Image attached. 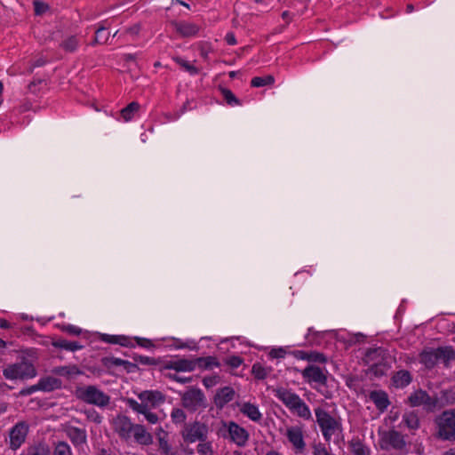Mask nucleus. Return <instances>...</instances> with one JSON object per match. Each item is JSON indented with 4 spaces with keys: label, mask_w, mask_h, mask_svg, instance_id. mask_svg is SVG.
Masks as SVG:
<instances>
[{
    "label": "nucleus",
    "mask_w": 455,
    "mask_h": 455,
    "mask_svg": "<svg viewBox=\"0 0 455 455\" xmlns=\"http://www.w3.org/2000/svg\"><path fill=\"white\" fill-rule=\"evenodd\" d=\"M24 455H51V449L44 441L35 442L28 446Z\"/></svg>",
    "instance_id": "obj_30"
},
{
    "label": "nucleus",
    "mask_w": 455,
    "mask_h": 455,
    "mask_svg": "<svg viewBox=\"0 0 455 455\" xmlns=\"http://www.w3.org/2000/svg\"><path fill=\"white\" fill-rule=\"evenodd\" d=\"M132 435H133L136 443L141 445H149L153 443V436L147 432L145 427L140 424H135Z\"/></svg>",
    "instance_id": "obj_24"
},
{
    "label": "nucleus",
    "mask_w": 455,
    "mask_h": 455,
    "mask_svg": "<svg viewBox=\"0 0 455 455\" xmlns=\"http://www.w3.org/2000/svg\"><path fill=\"white\" fill-rule=\"evenodd\" d=\"M275 82L273 76L268 75L266 76H255L251 81V87H263L268 84H272Z\"/></svg>",
    "instance_id": "obj_42"
},
{
    "label": "nucleus",
    "mask_w": 455,
    "mask_h": 455,
    "mask_svg": "<svg viewBox=\"0 0 455 455\" xmlns=\"http://www.w3.org/2000/svg\"><path fill=\"white\" fill-rule=\"evenodd\" d=\"M142 414L151 424H156L158 421V416L156 413L149 411V408H146V412Z\"/></svg>",
    "instance_id": "obj_59"
},
{
    "label": "nucleus",
    "mask_w": 455,
    "mask_h": 455,
    "mask_svg": "<svg viewBox=\"0 0 455 455\" xmlns=\"http://www.w3.org/2000/svg\"><path fill=\"white\" fill-rule=\"evenodd\" d=\"M443 396L445 398L447 403H453L455 398L454 395L455 393L451 390H443L442 391Z\"/></svg>",
    "instance_id": "obj_63"
},
{
    "label": "nucleus",
    "mask_w": 455,
    "mask_h": 455,
    "mask_svg": "<svg viewBox=\"0 0 455 455\" xmlns=\"http://www.w3.org/2000/svg\"><path fill=\"white\" fill-rule=\"evenodd\" d=\"M38 385L40 391L52 392L60 389L62 387V381L58 378L46 376L39 379Z\"/></svg>",
    "instance_id": "obj_26"
},
{
    "label": "nucleus",
    "mask_w": 455,
    "mask_h": 455,
    "mask_svg": "<svg viewBox=\"0 0 455 455\" xmlns=\"http://www.w3.org/2000/svg\"><path fill=\"white\" fill-rule=\"evenodd\" d=\"M171 418L173 423L179 424L185 422L187 419V415L185 411L182 409L180 408H174L172 411Z\"/></svg>",
    "instance_id": "obj_47"
},
{
    "label": "nucleus",
    "mask_w": 455,
    "mask_h": 455,
    "mask_svg": "<svg viewBox=\"0 0 455 455\" xmlns=\"http://www.w3.org/2000/svg\"><path fill=\"white\" fill-rule=\"evenodd\" d=\"M436 364L441 363L445 368H450L455 361V348L452 346H441L434 348Z\"/></svg>",
    "instance_id": "obj_16"
},
{
    "label": "nucleus",
    "mask_w": 455,
    "mask_h": 455,
    "mask_svg": "<svg viewBox=\"0 0 455 455\" xmlns=\"http://www.w3.org/2000/svg\"><path fill=\"white\" fill-rule=\"evenodd\" d=\"M35 13L36 15H41L46 12L48 9V5L44 3L36 1L34 2Z\"/></svg>",
    "instance_id": "obj_57"
},
{
    "label": "nucleus",
    "mask_w": 455,
    "mask_h": 455,
    "mask_svg": "<svg viewBox=\"0 0 455 455\" xmlns=\"http://www.w3.org/2000/svg\"><path fill=\"white\" fill-rule=\"evenodd\" d=\"M314 455H332L331 451L327 449L326 445L322 443H314L312 444Z\"/></svg>",
    "instance_id": "obj_50"
},
{
    "label": "nucleus",
    "mask_w": 455,
    "mask_h": 455,
    "mask_svg": "<svg viewBox=\"0 0 455 455\" xmlns=\"http://www.w3.org/2000/svg\"><path fill=\"white\" fill-rule=\"evenodd\" d=\"M315 414L323 438L329 443L334 432L337 429H341V423L321 407L315 410Z\"/></svg>",
    "instance_id": "obj_6"
},
{
    "label": "nucleus",
    "mask_w": 455,
    "mask_h": 455,
    "mask_svg": "<svg viewBox=\"0 0 455 455\" xmlns=\"http://www.w3.org/2000/svg\"><path fill=\"white\" fill-rule=\"evenodd\" d=\"M220 380L219 375L206 376L203 379V384L206 388H210L218 384Z\"/></svg>",
    "instance_id": "obj_52"
},
{
    "label": "nucleus",
    "mask_w": 455,
    "mask_h": 455,
    "mask_svg": "<svg viewBox=\"0 0 455 455\" xmlns=\"http://www.w3.org/2000/svg\"><path fill=\"white\" fill-rule=\"evenodd\" d=\"M348 449L352 455H371L370 449L358 436L353 437L348 442Z\"/></svg>",
    "instance_id": "obj_28"
},
{
    "label": "nucleus",
    "mask_w": 455,
    "mask_h": 455,
    "mask_svg": "<svg viewBox=\"0 0 455 455\" xmlns=\"http://www.w3.org/2000/svg\"><path fill=\"white\" fill-rule=\"evenodd\" d=\"M402 423L410 430L415 431L420 427V421L415 411H408L403 415Z\"/></svg>",
    "instance_id": "obj_32"
},
{
    "label": "nucleus",
    "mask_w": 455,
    "mask_h": 455,
    "mask_svg": "<svg viewBox=\"0 0 455 455\" xmlns=\"http://www.w3.org/2000/svg\"><path fill=\"white\" fill-rule=\"evenodd\" d=\"M126 403L131 409L138 413L142 414L146 412L147 405L142 402L140 403L132 398H127Z\"/></svg>",
    "instance_id": "obj_48"
},
{
    "label": "nucleus",
    "mask_w": 455,
    "mask_h": 455,
    "mask_svg": "<svg viewBox=\"0 0 455 455\" xmlns=\"http://www.w3.org/2000/svg\"><path fill=\"white\" fill-rule=\"evenodd\" d=\"M84 414L88 420L92 421L96 424L102 422V416L94 409H88L84 411Z\"/></svg>",
    "instance_id": "obj_51"
},
{
    "label": "nucleus",
    "mask_w": 455,
    "mask_h": 455,
    "mask_svg": "<svg viewBox=\"0 0 455 455\" xmlns=\"http://www.w3.org/2000/svg\"><path fill=\"white\" fill-rule=\"evenodd\" d=\"M251 373L257 379H264L267 377L266 369L259 363L252 365Z\"/></svg>",
    "instance_id": "obj_49"
},
{
    "label": "nucleus",
    "mask_w": 455,
    "mask_h": 455,
    "mask_svg": "<svg viewBox=\"0 0 455 455\" xmlns=\"http://www.w3.org/2000/svg\"><path fill=\"white\" fill-rule=\"evenodd\" d=\"M370 400L375 404L376 408L380 411H385L390 405L388 395L384 390H372L369 394Z\"/></svg>",
    "instance_id": "obj_21"
},
{
    "label": "nucleus",
    "mask_w": 455,
    "mask_h": 455,
    "mask_svg": "<svg viewBox=\"0 0 455 455\" xmlns=\"http://www.w3.org/2000/svg\"><path fill=\"white\" fill-rule=\"evenodd\" d=\"M101 363L104 367L109 369L112 366H123L124 360L114 356H106L101 358Z\"/></svg>",
    "instance_id": "obj_46"
},
{
    "label": "nucleus",
    "mask_w": 455,
    "mask_h": 455,
    "mask_svg": "<svg viewBox=\"0 0 455 455\" xmlns=\"http://www.w3.org/2000/svg\"><path fill=\"white\" fill-rule=\"evenodd\" d=\"M109 33L107 32V28L104 26H100L95 31V36L93 41L91 43V45L96 44H106L108 40Z\"/></svg>",
    "instance_id": "obj_38"
},
{
    "label": "nucleus",
    "mask_w": 455,
    "mask_h": 455,
    "mask_svg": "<svg viewBox=\"0 0 455 455\" xmlns=\"http://www.w3.org/2000/svg\"><path fill=\"white\" fill-rule=\"evenodd\" d=\"M52 455H73V452L67 442L58 441L54 443Z\"/></svg>",
    "instance_id": "obj_40"
},
{
    "label": "nucleus",
    "mask_w": 455,
    "mask_h": 455,
    "mask_svg": "<svg viewBox=\"0 0 455 455\" xmlns=\"http://www.w3.org/2000/svg\"><path fill=\"white\" fill-rule=\"evenodd\" d=\"M226 363L232 369L239 367L243 363L242 357L238 355H231L226 360Z\"/></svg>",
    "instance_id": "obj_54"
},
{
    "label": "nucleus",
    "mask_w": 455,
    "mask_h": 455,
    "mask_svg": "<svg viewBox=\"0 0 455 455\" xmlns=\"http://www.w3.org/2000/svg\"><path fill=\"white\" fill-rule=\"evenodd\" d=\"M139 399L147 405L156 408L165 402V395L158 390H145L139 394Z\"/></svg>",
    "instance_id": "obj_15"
},
{
    "label": "nucleus",
    "mask_w": 455,
    "mask_h": 455,
    "mask_svg": "<svg viewBox=\"0 0 455 455\" xmlns=\"http://www.w3.org/2000/svg\"><path fill=\"white\" fill-rule=\"evenodd\" d=\"M123 366L128 373L134 372L140 369L136 362L131 363L126 360H124V364H123Z\"/></svg>",
    "instance_id": "obj_62"
},
{
    "label": "nucleus",
    "mask_w": 455,
    "mask_h": 455,
    "mask_svg": "<svg viewBox=\"0 0 455 455\" xmlns=\"http://www.w3.org/2000/svg\"><path fill=\"white\" fill-rule=\"evenodd\" d=\"M379 447L381 451H395L399 453H406L408 451L407 435L402 434L400 431L391 428L388 430H379Z\"/></svg>",
    "instance_id": "obj_2"
},
{
    "label": "nucleus",
    "mask_w": 455,
    "mask_h": 455,
    "mask_svg": "<svg viewBox=\"0 0 455 455\" xmlns=\"http://www.w3.org/2000/svg\"><path fill=\"white\" fill-rule=\"evenodd\" d=\"M180 401L181 405L191 412L207 407V400L204 392L195 387H188V390L181 395Z\"/></svg>",
    "instance_id": "obj_7"
},
{
    "label": "nucleus",
    "mask_w": 455,
    "mask_h": 455,
    "mask_svg": "<svg viewBox=\"0 0 455 455\" xmlns=\"http://www.w3.org/2000/svg\"><path fill=\"white\" fill-rule=\"evenodd\" d=\"M387 359H390L389 352L387 348L383 347H370L365 351L364 354V363H373L385 361Z\"/></svg>",
    "instance_id": "obj_18"
},
{
    "label": "nucleus",
    "mask_w": 455,
    "mask_h": 455,
    "mask_svg": "<svg viewBox=\"0 0 455 455\" xmlns=\"http://www.w3.org/2000/svg\"><path fill=\"white\" fill-rule=\"evenodd\" d=\"M291 354L298 359L307 360L311 363H325L327 362L325 355L320 352L307 353L302 350H295Z\"/></svg>",
    "instance_id": "obj_25"
},
{
    "label": "nucleus",
    "mask_w": 455,
    "mask_h": 455,
    "mask_svg": "<svg viewBox=\"0 0 455 455\" xmlns=\"http://www.w3.org/2000/svg\"><path fill=\"white\" fill-rule=\"evenodd\" d=\"M139 108L140 104L136 101H132L121 110V115L125 121H129L132 118L133 113L138 111Z\"/></svg>",
    "instance_id": "obj_43"
},
{
    "label": "nucleus",
    "mask_w": 455,
    "mask_h": 455,
    "mask_svg": "<svg viewBox=\"0 0 455 455\" xmlns=\"http://www.w3.org/2000/svg\"><path fill=\"white\" fill-rule=\"evenodd\" d=\"M36 391H40L38 383L36 385H32L28 387L21 389L19 393V395L20 396H27V395H32L33 393H35Z\"/></svg>",
    "instance_id": "obj_56"
},
{
    "label": "nucleus",
    "mask_w": 455,
    "mask_h": 455,
    "mask_svg": "<svg viewBox=\"0 0 455 455\" xmlns=\"http://www.w3.org/2000/svg\"><path fill=\"white\" fill-rule=\"evenodd\" d=\"M74 395L79 401L100 408L108 407L111 400L108 394L94 385L76 387Z\"/></svg>",
    "instance_id": "obj_3"
},
{
    "label": "nucleus",
    "mask_w": 455,
    "mask_h": 455,
    "mask_svg": "<svg viewBox=\"0 0 455 455\" xmlns=\"http://www.w3.org/2000/svg\"><path fill=\"white\" fill-rule=\"evenodd\" d=\"M3 375L7 379H29L37 375V371L28 358L21 357L20 362L7 365L3 371Z\"/></svg>",
    "instance_id": "obj_4"
},
{
    "label": "nucleus",
    "mask_w": 455,
    "mask_h": 455,
    "mask_svg": "<svg viewBox=\"0 0 455 455\" xmlns=\"http://www.w3.org/2000/svg\"><path fill=\"white\" fill-rule=\"evenodd\" d=\"M159 431L164 433V435H160V433H156L158 440L160 453L162 455H178V451H174L168 443V432L164 431L161 427H159Z\"/></svg>",
    "instance_id": "obj_29"
},
{
    "label": "nucleus",
    "mask_w": 455,
    "mask_h": 455,
    "mask_svg": "<svg viewBox=\"0 0 455 455\" xmlns=\"http://www.w3.org/2000/svg\"><path fill=\"white\" fill-rule=\"evenodd\" d=\"M286 407L290 411L303 419H311V412L306 403L295 393L286 392Z\"/></svg>",
    "instance_id": "obj_10"
},
{
    "label": "nucleus",
    "mask_w": 455,
    "mask_h": 455,
    "mask_svg": "<svg viewBox=\"0 0 455 455\" xmlns=\"http://www.w3.org/2000/svg\"><path fill=\"white\" fill-rule=\"evenodd\" d=\"M302 376L308 383L315 382L323 386L327 384V375L320 367L314 364H308L302 371Z\"/></svg>",
    "instance_id": "obj_14"
},
{
    "label": "nucleus",
    "mask_w": 455,
    "mask_h": 455,
    "mask_svg": "<svg viewBox=\"0 0 455 455\" xmlns=\"http://www.w3.org/2000/svg\"><path fill=\"white\" fill-rule=\"evenodd\" d=\"M134 426L126 415L119 414L113 419L114 430L122 440L127 441L131 438Z\"/></svg>",
    "instance_id": "obj_13"
},
{
    "label": "nucleus",
    "mask_w": 455,
    "mask_h": 455,
    "mask_svg": "<svg viewBox=\"0 0 455 455\" xmlns=\"http://www.w3.org/2000/svg\"><path fill=\"white\" fill-rule=\"evenodd\" d=\"M61 330L73 336H79L82 333V330L80 328L71 324L63 325Z\"/></svg>",
    "instance_id": "obj_55"
},
{
    "label": "nucleus",
    "mask_w": 455,
    "mask_h": 455,
    "mask_svg": "<svg viewBox=\"0 0 455 455\" xmlns=\"http://www.w3.org/2000/svg\"><path fill=\"white\" fill-rule=\"evenodd\" d=\"M235 389L226 386L219 388L213 396V403L219 410H222L226 404L235 398Z\"/></svg>",
    "instance_id": "obj_17"
},
{
    "label": "nucleus",
    "mask_w": 455,
    "mask_h": 455,
    "mask_svg": "<svg viewBox=\"0 0 455 455\" xmlns=\"http://www.w3.org/2000/svg\"><path fill=\"white\" fill-rule=\"evenodd\" d=\"M393 386L395 387H405L412 381V375L407 370H400L394 373L391 378Z\"/></svg>",
    "instance_id": "obj_27"
},
{
    "label": "nucleus",
    "mask_w": 455,
    "mask_h": 455,
    "mask_svg": "<svg viewBox=\"0 0 455 455\" xmlns=\"http://www.w3.org/2000/svg\"><path fill=\"white\" fill-rule=\"evenodd\" d=\"M140 30V24H134L133 26L126 28L125 33L132 35V36H137Z\"/></svg>",
    "instance_id": "obj_64"
},
{
    "label": "nucleus",
    "mask_w": 455,
    "mask_h": 455,
    "mask_svg": "<svg viewBox=\"0 0 455 455\" xmlns=\"http://www.w3.org/2000/svg\"><path fill=\"white\" fill-rule=\"evenodd\" d=\"M195 359H179L169 361L164 363L163 370H175L176 371H193L195 370Z\"/></svg>",
    "instance_id": "obj_19"
},
{
    "label": "nucleus",
    "mask_w": 455,
    "mask_h": 455,
    "mask_svg": "<svg viewBox=\"0 0 455 455\" xmlns=\"http://www.w3.org/2000/svg\"><path fill=\"white\" fill-rule=\"evenodd\" d=\"M419 361L427 370L434 369L436 364V357L434 347H426L419 354Z\"/></svg>",
    "instance_id": "obj_23"
},
{
    "label": "nucleus",
    "mask_w": 455,
    "mask_h": 455,
    "mask_svg": "<svg viewBox=\"0 0 455 455\" xmlns=\"http://www.w3.org/2000/svg\"><path fill=\"white\" fill-rule=\"evenodd\" d=\"M197 451L204 455H206L207 453H212V451L211 443L201 442V443L197 445Z\"/></svg>",
    "instance_id": "obj_58"
},
{
    "label": "nucleus",
    "mask_w": 455,
    "mask_h": 455,
    "mask_svg": "<svg viewBox=\"0 0 455 455\" xmlns=\"http://www.w3.org/2000/svg\"><path fill=\"white\" fill-rule=\"evenodd\" d=\"M268 356L271 358H283L284 356V348H273L269 352Z\"/></svg>",
    "instance_id": "obj_60"
},
{
    "label": "nucleus",
    "mask_w": 455,
    "mask_h": 455,
    "mask_svg": "<svg viewBox=\"0 0 455 455\" xmlns=\"http://www.w3.org/2000/svg\"><path fill=\"white\" fill-rule=\"evenodd\" d=\"M132 359L134 362L140 363L143 365H158L161 363L160 358H154L140 355H134Z\"/></svg>",
    "instance_id": "obj_45"
},
{
    "label": "nucleus",
    "mask_w": 455,
    "mask_h": 455,
    "mask_svg": "<svg viewBox=\"0 0 455 455\" xmlns=\"http://www.w3.org/2000/svg\"><path fill=\"white\" fill-rule=\"evenodd\" d=\"M100 340L109 344H119L123 347H128L129 345L128 338L122 335L101 334Z\"/></svg>",
    "instance_id": "obj_37"
},
{
    "label": "nucleus",
    "mask_w": 455,
    "mask_h": 455,
    "mask_svg": "<svg viewBox=\"0 0 455 455\" xmlns=\"http://www.w3.org/2000/svg\"><path fill=\"white\" fill-rule=\"evenodd\" d=\"M52 372L56 375L65 377L83 374V371L76 364L55 367L53 368Z\"/></svg>",
    "instance_id": "obj_34"
},
{
    "label": "nucleus",
    "mask_w": 455,
    "mask_h": 455,
    "mask_svg": "<svg viewBox=\"0 0 455 455\" xmlns=\"http://www.w3.org/2000/svg\"><path fill=\"white\" fill-rule=\"evenodd\" d=\"M286 437L292 444L296 454L304 453L306 450V443L304 441L302 424L286 428Z\"/></svg>",
    "instance_id": "obj_12"
},
{
    "label": "nucleus",
    "mask_w": 455,
    "mask_h": 455,
    "mask_svg": "<svg viewBox=\"0 0 455 455\" xmlns=\"http://www.w3.org/2000/svg\"><path fill=\"white\" fill-rule=\"evenodd\" d=\"M219 90L220 91L227 104L230 106L241 105V100L232 92L231 90L222 86H220Z\"/></svg>",
    "instance_id": "obj_41"
},
{
    "label": "nucleus",
    "mask_w": 455,
    "mask_h": 455,
    "mask_svg": "<svg viewBox=\"0 0 455 455\" xmlns=\"http://www.w3.org/2000/svg\"><path fill=\"white\" fill-rule=\"evenodd\" d=\"M220 431L224 438L228 437L240 447L244 446L249 439L248 431L234 421L223 422V427Z\"/></svg>",
    "instance_id": "obj_8"
},
{
    "label": "nucleus",
    "mask_w": 455,
    "mask_h": 455,
    "mask_svg": "<svg viewBox=\"0 0 455 455\" xmlns=\"http://www.w3.org/2000/svg\"><path fill=\"white\" fill-rule=\"evenodd\" d=\"M29 427L25 421L15 424L9 431V447L12 451L18 450L26 441Z\"/></svg>",
    "instance_id": "obj_11"
},
{
    "label": "nucleus",
    "mask_w": 455,
    "mask_h": 455,
    "mask_svg": "<svg viewBox=\"0 0 455 455\" xmlns=\"http://www.w3.org/2000/svg\"><path fill=\"white\" fill-rule=\"evenodd\" d=\"M220 365V363L215 356L209 355L195 358V368L198 367L201 370H212V367H219Z\"/></svg>",
    "instance_id": "obj_31"
},
{
    "label": "nucleus",
    "mask_w": 455,
    "mask_h": 455,
    "mask_svg": "<svg viewBox=\"0 0 455 455\" xmlns=\"http://www.w3.org/2000/svg\"><path fill=\"white\" fill-rule=\"evenodd\" d=\"M52 344L54 347L72 352L82 349L84 347V346L81 345L78 341H69L65 339H53Z\"/></svg>",
    "instance_id": "obj_33"
},
{
    "label": "nucleus",
    "mask_w": 455,
    "mask_h": 455,
    "mask_svg": "<svg viewBox=\"0 0 455 455\" xmlns=\"http://www.w3.org/2000/svg\"><path fill=\"white\" fill-rule=\"evenodd\" d=\"M171 24L182 37L194 36L199 31V27L194 23L172 20Z\"/></svg>",
    "instance_id": "obj_22"
},
{
    "label": "nucleus",
    "mask_w": 455,
    "mask_h": 455,
    "mask_svg": "<svg viewBox=\"0 0 455 455\" xmlns=\"http://www.w3.org/2000/svg\"><path fill=\"white\" fill-rule=\"evenodd\" d=\"M185 443H195L196 441L205 442L207 439L208 427L204 423L195 421L185 424L180 432Z\"/></svg>",
    "instance_id": "obj_9"
},
{
    "label": "nucleus",
    "mask_w": 455,
    "mask_h": 455,
    "mask_svg": "<svg viewBox=\"0 0 455 455\" xmlns=\"http://www.w3.org/2000/svg\"><path fill=\"white\" fill-rule=\"evenodd\" d=\"M65 432L75 447H80L87 442V434L85 429L70 426L66 428Z\"/></svg>",
    "instance_id": "obj_20"
},
{
    "label": "nucleus",
    "mask_w": 455,
    "mask_h": 455,
    "mask_svg": "<svg viewBox=\"0 0 455 455\" xmlns=\"http://www.w3.org/2000/svg\"><path fill=\"white\" fill-rule=\"evenodd\" d=\"M172 60L182 67L186 71H188L191 75H196L199 73V69L194 65L190 64L188 61L183 60L182 58L176 56L173 57Z\"/></svg>",
    "instance_id": "obj_44"
},
{
    "label": "nucleus",
    "mask_w": 455,
    "mask_h": 455,
    "mask_svg": "<svg viewBox=\"0 0 455 455\" xmlns=\"http://www.w3.org/2000/svg\"><path fill=\"white\" fill-rule=\"evenodd\" d=\"M406 403L411 407L422 406L427 412H434L438 407H441L437 395H430L421 388L411 393L408 396Z\"/></svg>",
    "instance_id": "obj_5"
},
{
    "label": "nucleus",
    "mask_w": 455,
    "mask_h": 455,
    "mask_svg": "<svg viewBox=\"0 0 455 455\" xmlns=\"http://www.w3.org/2000/svg\"><path fill=\"white\" fill-rule=\"evenodd\" d=\"M241 412L246 415L253 421H259L262 418L258 407L251 403H244L241 408Z\"/></svg>",
    "instance_id": "obj_35"
},
{
    "label": "nucleus",
    "mask_w": 455,
    "mask_h": 455,
    "mask_svg": "<svg viewBox=\"0 0 455 455\" xmlns=\"http://www.w3.org/2000/svg\"><path fill=\"white\" fill-rule=\"evenodd\" d=\"M434 426L437 440L455 443V408L444 410L435 416Z\"/></svg>",
    "instance_id": "obj_1"
},
{
    "label": "nucleus",
    "mask_w": 455,
    "mask_h": 455,
    "mask_svg": "<svg viewBox=\"0 0 455 455\" xmlns=\"http://www.w3.org/2000/svg\"><path fill=\"white\" fill-rule=\"evenodd\" d=\"M137 344L142 347L150 348L154 347L153 342L150 339L145 338H135Z\"/></svg>",
    "instance_id": "obj_61"
},
{
    "label": "nucleus",
    "mask_w": 455,
    "mask_h": 455,
    "mask_svg": "<svg viewBox=\"0 0 455 455\" xmlns=\"http://www.w3.org/2000/svg\"><path fill=\"white\" fill-rule=\"evenodd\" d=\"M165 377L173 381L182 383V384L189 383L192 381V377H180L176 373H167V374H165Z\"/></svg>",
    "instance_id": "obj_53"
},
{
    "label": "nucleus",
    "mask_w": 455,
    "mask_h": 455,
    "mask_svg": "<svg viewBox=\"0 0 455 455\" xmlns=\"http://www.w3.org/2000/svg\"><path fill=\"white\" fill-rule=\"evenodd\" d=\"M79 45V40L76 36H69L66 39H64L60 46L62 48L65 52H75Z\"/></svg>",
    "instance_id": "obj_39"
},
{
    "label": "nucleus",
    "mask_w": 455,
    "mask_h": 455,
    "mask_svg": "<svg viewBox=\"0 0 455 455\" xmlns=\"http://www.w3.org/2000/svg\"><path fill=\"white\" fill-rule=\"evenodd\" d=\"M389 359L382 362L373 363L370 365L369 371L371 372L375 377H382L387 374V371L390 369Z\"/></svg>",
    "instance_id": "obj_36"
}]
</instances>
